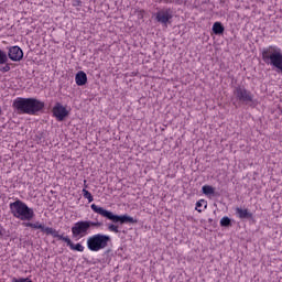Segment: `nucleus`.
Returning <instances> with one entry per match:
<instances>
[{"mask_svg": "<svg viewBox=\"0 0 282 282\" xmlns=\"http://www.w3.org/2000/svg\"><path fill=\"white\" fill-rule=\"evenodd\" d=\"M108 230L110 232H116V234L120 232V229H118V225H113V224L108 225Z\"/></svg>", "mask_w": 282, "mask_h": 282, "instance_id": "obj_21", "label": "nucleus"}, {"mask_svg": "<svg viewBox=\"0 0 282 282\" xmlns=\"http://www.w3.org/2000/svg\"><path fill=\"white\" fill-rule=\"evenodd\" d=\"M171 19H173V12L171 9L161 10L155 14V20L158 23H162L163 25H166Z\"/></svg>", "mask_w": 282, "mask_h": 282, "instance_id": "obj_10", "label": "nucleus"}, {"mask_svg": "<svg viewBox=\"0 0 282 282\" xmlns=\"http://www.w3.org/2000/svg\"><path fill=\"white\" fill-rule=\"evenodd\" d=\"M11 67L10 64L8 63V54L6 52L1 51L0 48V72L3 74L10 72Z\"/></svg>", "mask_w": 282, "mask_h": 282, "instance_id": "obj_13", "label": "nucleus"}, {"mask_svg": "<svg viewBox=\"0 0 282 282\" xmlns=\"http://www.w3.org/2000/svg\"><path fill=\"white\" fill-rule=\"evenodd\" d=\"M234 96H236L239 102H243L245 105H250V102L254 100V95H252L250 90L246 89V87L241 86L235 88Z\"/></svg>", "mask_w": 282, "mask_h": 282, "instance_id": "obj_6", "label": "nucleus"}, {"mask_svg": "<svg viewBox=\"0 0 282 282\" xmlns=\"http://www.w3.org/2000/svg\"><path fill=\"white\" fill-rule=\"evenodd\" d=\"M202 202L204 203L205 200L202 199V200H198V202L196 203V210H198V213H202V209H199V208H202Z\"/></svg>", "mask_w": 282, "mask_h": 282, "instance_id": "obj_22", "label": "nucleus"}, {"mask_svg": "<svg viewBox=\"0 0 282 282\" xmlns=\"http://www.w3.org/2000/svg\"><path fill=\"white\" fill-rule=\"evenodd\" d=\"M11 215L21 221H32L34 219V209L30 208L22 200H15L10 204Z\"/></svg>", "mask_w": 282, "mask_h": 282, "instance_id": "obj_3", "label": "nucleus"}, {"mask_svg": "<svg viewBox=\"0 0 282 282\" xmlns=\"http://www.w3.org/2000/svg\"><path fill=\"white\" fill-rule=\"evenodd\" d=\"M73 237H87L89 235V223L87 220H80L75 223L72 227Z\"/></svg>", "mask_w": 282, "mask_h": 282, "instance_id": "obj_7", "label": "nucleus"}, {"mask_svg": "<svg viewBox=\"0 0 282 282\" xmlns=\"http://www.w3.org/2000/svg\"><path fill=\"white\" fill-rule=\"evenodd\" d=\"M262 61L282 72V54L276 48L269 46L262 51Z\"/></svg>", "mask_w": 282, "mask_h": 282, "instance_id": "obj_4", "label": "nucleus"}, {"mask_svg": "<svg viewBox=\"0 0 282 282\" xmlns=\"http://www.w3.org/2000/svg\"><path fill=\"white\" fill-rule=\"evenodd\" d=\"M224 24L221 22H215L213 25L214 34H224Z\"/></svg>", "mask_w": 282, "mask_h": 282, "instance_id": "obj_16", "label": "nucleus"}, {"mask_svg": "<svg viewBox=\"0 0 282 282\" xmlns=\"http://www.w3.org/2000/svg\"><path fill=\"white\" fill-rule=\"evenodd\" d=\"M83 195H84L85 199H88L89 203L94 202V196L86 188L83 189Z\"/></svg>", "mask_w": 282, "mask_h": 282, "instance_id": "obj_19", "label": "nucleus"}, {"mask_svg": "<svg viewBox=\"0 0 282 282\" xmlns=\"http://www.w3.org/2000/svg\"><path fill=\"white\" fill-rule=\"evenodd\" d=\"M159 1H165L166 3H169V1H171V0H159Z\"/></svg>", "mask_w": 282, "mask_h": 282, "instance_id": "obj_23", "label": "nucleus"}, {"mask_svg": "<svg viewBox=\"0 0 282 282\" xmlns=\"http://www.w3.org/2000/svg\"><path fill=\"white\" fill-rule=\"evenodd\" d=\"M236 213L240 219H252V213L248 212V209L236 208Z\"/></svg>", "mask_w": 282, "mask_h": 282, "instance_id": "obj_15", "label": "nucleus"}, {"mask_svg": "<svg viewBox=\"0 0 282 282\" xmlns=\"http://www.w3.org/2000/svg\"><path fill=\"white\" fill-rule=\"evenodd\" d=\"M53 116L59 121L63 122L67 116H69V111H67V108H65L61 102H57L53 107Z\"/></svg>", "mask_w": 282, "mask_h": 282, "instance_id": "obj_9", "label": "nucleus"}, {"mask_svg": "<svg viewBox=\"0 0 282 282\" xmlns=\"http://www.w3.org/2000/svg\"><path fill=\"white\" fill-rule=\"evenodd\" d=\"M13 107L20 113H28L29 116H34L42 111L45 108V102L36 99V98H22L18 97L13 101Z\"/></svg>", "mask_w": 282, "mask_h": 282, "instance_id": "obj_1", "label": "nucleus"}, {"mask_svg": "<svg viewBox=\"0 0 282 282\" xmlns=\"http://www.w3.org/2000/svg\"><path fill=\"white\" fill-rule=\"evenodd\" d=\"M75 82L78 87H83V85H87V74L83 70H79L75 76Z\"/></svg>", "mask_w": 282, "mask_h": 282, "instance_id": "obj_14", "label": "nucleus"}, {"mask_svg": "<svg viewBox=\"0 0 282 282\" xmlns=\"http://www.w3.org/2000/svg\"><path fill=\"white\" fill-rule=\"evenodd\" d=\"M2 113H3V110L0 108V116H2Z\"/></svg>", "mask_w": 282, "mask_h": 282, "instance_id": "obj_24", "label": "nucleus"}, {"mask_svg": "<svg viewBox=\"0 0 282 282\" xmlns=\"http://www.w3.org/2000/svg\"><path fill=\"white\" fill-rule=\"evenodd\" d=\"M56 239H58V241H64L65 243H67V246H69L70 250H76L77 252H84V250H85V247H83V245H80V243L74 245V242H72V239H69L68 236H63L61 234H57Z\"/></svg>", "mask_w": 282, "mask_h": 282, "instance_id": "obj_11", "label": "nucleus"}, {"mask_svg": "<svg viewBox=\"0 0 282 282\" xmlns=\"http://www.w3.org/2000/svg\"><path fill=\"white\" fill-rule=\"evenodd\" d=\"M26 228H34L35 230H41L45 235H52L55 239L58 237V231L52 227H44L40 223H25Z\"/></svg>", "mask_w": 282, "mask_h": 282, "instance_id": "obj_8", "label": "nucleus"}, {"mask_svg": "<svg viewBox=\"0 0 282 282\" xmlns=\"http://www.w3.org/2000/svg\"><path fill=\"white\" fill-rule=\"evenodd\" d=\"M0 237H3V234L0 231Z\"/></svg>", "mask_w": 282, "mask_h": 282, "instance_id": "obj_25", "label": "nucleus"}, {"mask_svg": "<svg viewBox=\"0 0 282 282\" xmlns=\"http://www.w3.org/2000/svg\"><path fill=\"white\" fill-rule=\"evenodd\" d=\"M87 224H88V229L90 230L91 229V226H94L95 228H100V226H102V223L100 221H91V220H87Z\"/></svg>", "mask_w": 282, "mask_h": 282, "instance_id": "obj_20", "label": "nucleus"}, {"mask_svg": "<svg viewBox=\"0 0 282 282\" xmlns=\"http://www.w3.org/2000/svg\"><path fill=\"white\" fill-rule=\"evenodd\" d=\"M91 210L94 213H97V215H101V217H105L106 219H109L112 221V224H120L121 226L123 224H138V219L129 216V215H115L112 212H109L102 207H99L96 204L90 205Z\"/></svg>", "mask_w": 282, "mask_h": 282, "instance_id": "obj_2", "label": "nucleus"}, {"mask_svg": "<svg viewBox=\"0 0 282 282\" xmlns=\"http://www.w3.org/2000/svg\"><path fill=\"white\" fill-rule=\"evenodd\" d=\"M203 193H204V195H215V187H213L210 185H204Z\"/></svg>", "mask_w": 282, "mask_h": 282, "instance_id": "obj_18", "label": "nucleus"}, {"mask_svg": "<svg viewBox=\"0 0 282 282\" xmlns=\"http://www.w3.org/2000/svg\"><path fill=\"white\" fill-rule=\"evenodd\" d=\"M111 237L108 235L96 234L87 239V248L91 252H98L99 250H105L109 246Z\"/></svg>", "mask_w": 282, "mask_h": 282, "instance_id": "obj_5", "label": "nucleus"}, {"mask_svg": "<svg viewBox=\"0 0 282 282\" xmlns=\"http://www.w3.org/2000/svg\"><path fill=\"white\" fill-rule=\"evenodd\" d=\"M8 56L11 61L18 62L23 59V50L19 46H12L9 48Z\"/></svg>", "mask_w": 282, "mask_h": 282, "instance_id": "obj_12", "label": "nucleus"}, {"mask_svg": "<svg viewBox=\"0 0 282 282\" xmlns=\"http://www.w3.org/2000/svg\"><path fill=\"white\" fill-rule=\"evenodd\" d=\"M220 226L223 228H230V226H232V221L228 218V216H225L220 219Z\"/></svg>", "mask_w": 282, "mask_h": 282, "instance_id": "obj_17", "label": "nucleus"}]
</instances>
